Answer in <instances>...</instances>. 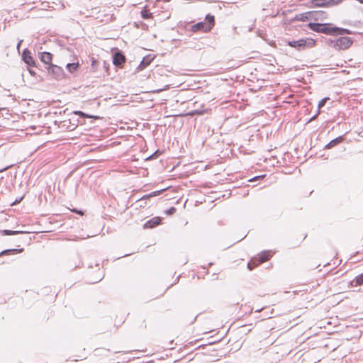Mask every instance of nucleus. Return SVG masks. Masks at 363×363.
<instances>
[{
    "instance_id": "c756f323",
    "label": "nucleus",
    "mask_w": 363,
    "mask_h": 363,
    "mask_svg": "<svg viewBox=\"0 0 363 363\" xmlns=\"http://www.w3.org/2000/svg\"><path fill=\"white\" fill-rule=\"evenodd\" d=\"M95 62H96V61H93V62H92V66H94V65H95Z\"/></svg>"
},
{
    "instance_id": "2eb2a0df",
    "label": "nucleus",
    "mask_w": 363,
    "mask_h": 363,
    "mask_svg": "<svg viewBox=\"0 0 363 363\" xmlns=\"http://www.w3.org/2000/svg\"><path fill=\"white\" fill-rule=\"evenodd\" d=\"M79 67V63L78 62H76V63H68L66 65V68L70 72V73H72L74 72V71L77 70V69Z\"/></svg>"
},
{
    "instance_id": "1a4fd4ad",
    "label": "nucleus",
    "mask_w": 363,
    "mask_h": 363,
    "mask_svg": "<svg viewBox=\"0 0 363 363\" xmlns=\"http://www.w3.org/2000/svg\"><path fill=\"white\" fill-rule=\"evenodd\" d=\"M52 54L48 52H43L39 54V58L40 60L46 65H48V67L51 64L52 62Z\"/></svg>"
},
{
    "instance_id": "bb28decb",
    "label": "nucleus",
    "mask_w": 363,
    "mask_h": 363,
    "mask_svg": "<svg viewBox=\"0 0 363 363\" xmlns=\"http://www.w3.org/2000/svg\"><path fill=\"white\" fill-rule=\"evenodd\" d=\"M264 176H257V177H255L253 179H250V181H255V180H257V179H259V178H262Z\"/></svg>"
},
{
    "instance_id": "f8f14e48",
    "label": "nucleus",
    "mask_w": 363,
    "mask_h": 363,
    "mask_svg": "<svg viewBox=\"0 0 363 363\" xmlns=\"http://www.w3.org/2000/svg\"><path fill=\"white\" fill-rule=\"evenodd\" d=\"M311 3L313 6L317 7H329L326 0H313Z\"/></svg>"
},
{
    "instance_id": "aec40b11",
    "label": "nucleus",
    "mask_w": 363,
    "mask_h": 363,
    "mask_svg": "<svg viewBox=\"0 0 363 363\" xmlns=\"http://www.w3.org/2000/svg\"><path fill=\"white\" fill-rule=\"evenodd\" d=\"M356 284L357 285L363 284V273L359 274L355 278Z\"/></svg>"
},
{
    "instance_id": "20e7f679",
    "label": "nucleus",
    "mask_w": 363,
    "mask_h": 363,
    "mask_svg": "<svg viewBox=\"0 0 363 363\" xmlns=\"http://www.w3.org/2000/svg\"><path fill=\"white\" fill-rule=\"evenodd\" d=\"M352 44V40L348 37H340L339 38L335 43V48L344 50L348 48Z\"/></svg>"
},
{
    "instance_id": "4468645a",
    "label": "nucleus",
    "mask_w": 363,
    "mask_h": 363,
    "mask_svg": "<svg viewBox=\"0 0 363 363\" xmlns=\"http://www.w3.org/2000/svg\"><path fill=\"white\" fill-rule=\"evenodd\" d=\"M342 140V137H338V138H337L335 139H333L329 143H328L325 145V148L330 149V148L335 146L338 143H340Z\"/></svg>"
},
{
    "instance_id": "a211bd4d",
    "label": "nucleus",
    "mask_w": 363,
    "mask_h": 363,
    "mask_svg": "<svg viewBox=\"0 0 363 363\" xmlns=\"http://www.w3.org/2000/svg\"><path fill=\"white\" fill-rule=\"evenodd\" d=\"M74 113L75 115H78L80 117L82 118H99V116H90V115H88V114H86L84 113V112L82 111H74Z\"/></svg>"
},
{
    "instance_id": "423d86ee",
    "label": "nucleus",
    "mask_w": 363,
    "mask_h": 363,
    "mask_svg": "<svg viewBox=\"0 0 363 363\" xmlns=\"http://www.w3.org/2000/svg\"><path fill=\"white\" fill-rule=\"evenodd\" d=\"M22 59L29 66L34 67L35 65V60L31 56V52L28 49H25L22 53Z\"/></svg>"
},
{
    "instance_id": "ddd939ff",
    "label": "nucleus",
    "mask_w": 363,
    "mask_h": 363,
    "mask_svg": "<svg viewBox=\"0 0 363 363\" xmlns=\"http://www.w3.org/2000/svg\"><path fill=\"white\" fill-rule=\"evenodd\" d=\"M23 233V231H19V230H0V234L1 235H18V234Z\"/></svg>"
},
{
    "instance_id": "6ab92c4d",
    "label": "nucleus",
    "mask_w": 363,
    "mask_h": 363,
    "mask_svg": "<svg viewBox=\"0 0 363 363\" xmlns=\"http://www.w3.org/2000/svg\"><path fill=\"white\" fill-rule=\"evenodd\" d=\"M341 1L342 0H326V2L328 3L329 7L337 5L340 4Z\"/></svg>"
},
{
    "instance_id": "7ed1b4c3",
    "label": "nucleus",
    "mask_w": 363,
    "mask_h": 363,
    "mask_svg": "<svg viewBox=\"0 0 363 363\" xmlns=\"http://www.w3.org/2000/svg\"><path fill=\"white\" fill-rule=\"evenodd\" d=\"M272 257L270 251H264L261 252L258 257L252 259L247 264V267L250 270H252L258 264L263 263L268 260Z\"/></svg>"
},
{
    "instance_id": "f3484780",
    "label": "nucleus",
    "mask_w": 363,
    "mask_h": 363,
    "mask_svg": "<svg viewBox=\"0 0 363 363\" xmlns=\"http://www.w3.org/2000/svg\"><path fill=\"white\" fill-rule=\"evenodd\" d=\"M163 190H160V191H153V192H151L150 194H147V195H145L143 196L140 201H142L143 199H148L151 197H153V196H157L159 195Z\"/></svg>"
},
{
    "instance_id": "cd10ccee",
    "label": "nucleus",
    "mask_w": 363,
    "mask_h": 363,
    "mask_svg": "<svg viewBox=\"0 0 363 363\" xmlns=\"http://www.w3.org/2000/svg\"><path fill=\"white\" fill-rule=\"evenodd\" d=\"M28 71L31 75L34 76L35 74V72L34 70L29 69Z\"/></svg>"
},
{
    "instance_id": "c85d7f7f",
    "label": "nucleus",
    "mask_w": 363,
    "mask_h": 363,
    "mask_svg": "<svg viewBox=\"0 0 363 363\" xmlns=\"http://www.w3.org/2000/svg\"><path fill=\"white\" fill-rule=\"evenodd\" d=\"M317 116H318V114H316V115H315L314 116H313V117L310 119V121H311L315 120V119L316 118Z\"/></svg>"
},
{
    "instance_id": "9b49d317",
    "label": "nucleus",
    "mask_w": 363,
    "mask_h": 363,
    "mask_svg": "<svg viewBox=\"0 0 363 363\" xmlns=\"http://www.w3.org/2000/svg\"><path fill=\"white\" fill-rule=\"evenodd\" d=\"M23 250V249H22V248L21 249H9V250H5L2 251L0 253V256H1V255H14V254H17V253L21 252Z\"/></svg>"
},
{
    "instance_id": "0eeeda50",
    "label": "nucleus",
    "mask_w": 363,
    "mask_h": 363,
    "mask_svg": "<svg viewBox=\"0 0 363 363\" xmlns=\"http://www.w3.org/2000/svg\"><path fill=\"white\" fill-rule=\"evenodd\" d=\"M191 30L193 32H196L199 30L208 32L211 30V26H208L206 22H199L191 26Z\"/></svg>"
},
{
    "instance_id": "dca6fc26",
    "label": "nucleus",
    "mask_w": 363,
    "mask_h": 363,
    "mask_svg": "<svg viewBox=\"0 0 363 363\" xmlns=\"http://www.w3.org/2000/svg\"><path fill=\"white\" fill-rule=\"evenodd\" d=\"M206 20L207 21V22H206L207 26H211V29L213 28V26H214V23H215L214 16H211L210 14H208L206 17Z\"/></svg>"
},
{
    "instance_id": "b1692460",
    "label": "nucleus",
    "mask_w": 363,
    "mask_h": 363,
    "mask_svg": "<svg viewBox=\"0 0 363 363\" xmlns=\"http://www.w3.org/2000/svg\"><path fill=\"white\" fill-rule=\"evenodd\" d=\"M147 65H148V63H145V60H143L141 62V63H140V67H142V68H144V67H145Z\"/></svg>"
},
{
    "instance_id": "f03ea898",
    "label": "nucleus",
    "mask_w": 363,
    "mask_h": 363,
    "mask_svg": "<svg viewBox=\"0 0 363 363\" xmlns=\"http://www.w3.org/2000/svg\"><path fill=\"white\" fill-rule=\"evenodd\" d=\"M315 44V41L312 38L299 39L288 42L289 46L295 48L298 50H303L306 48H313Z\"/></svg>"
},
{
    "instance_id": "39448f33",
    "label": "nucleus",
    "mask_w": 363,
    "mask_h": 363,
    "mask_svg": "<svg viewBox=\"0 0 363 363\" xmlns=\"http://www.w3.org/2000/svg\"><path fill=\"white\" fill-rule=\"evenodd\" d=\"M48 72L50 74L53 76L55 79H61L63 77L64 72L63 69L57 65H50L48 67Z\"/></svg>"
},
{
    "instance_id": "9d476101",
    "label": "nucleus",
    "mask_w": 363,
    "mask_h": 363,
    "mask_svg": "<svg viewBox=\"0 0 363 363\" xmlns=\"http://www.w3.org/2000/svg\"><path fill=\"white\" fill-rule=\"evenodd\" d=\"M161 222V218L160 217H155L152 218L151 220H148L145 224V228H154L159 225V223Z\"/></svg>"
},
{
    "instance_id": "f257e3e1",
    "label": "nucleus",
    "mask_w": 363,
    "mask_h": 363,
    "mask_svg": "<svg viewBox=\"0 0 363 363\" xmlns=\"http://www.w3.org/2000/svg\"><path fill=\"white\" fill-rule=\"evenodd\" d=\"M309 28L315 32L323 33L325 34H330L333 33L338 32V34H350L351 32L345 28H339L337 27L331 28L329 24L327 23H310L308 24Z\"/></svg>"
},
{
    "instance_id": "5701e85b",
    "label": "nucleus",
    "mask_w": 363,
    "mask_h": 363,
    "mask_svg": "<svg viewBox=\"0 0 363 363\" xmlns=\"http://www.w3.org/2000/svg\"><path fill=\"white\" fill-rule=\"evenodd\" d=\"M176 212V208L174 207H171L169 209H168L167 211H166V213L167 215H172L174 214V213Z\"/></svg>"
},
{
    "instance_id": "412c9836",
    "label": "nucleus",
    "mask_w": 363,
    "mask_h": 363,
    "mask_svg": "<svg viewBox=\"0 0 363 363\" xmlns=\"http://www.w3.org/2000/svg\"><path fill=\"white\" fill-rule=\"evenodd\" d=\"M328 99V97H326V98L322 99L319 101V103H318V108H319V109H320V108H322L323 106H325V102H326V101H327Z\"/></svg>"
},
{
    "instance_id": "7c9ffc66",
    "label": "nucleus",
    "mask_w": 363,
    "mask_h": 363,
    "mask_svg": "<svg viewBox=\"0 0 363 363\" xmlns=\"http://www.w3.org/2000/svg\"><path fill=\"white\" fill-rule=\"evenodd\" d=\"M100 280H101V279H99L98 280L94 281V283H95V282H98V281H100Z\"/></svg>"
},
{
    "instance_id": "6e6552de",
    "label": "nucleus",
    "mask_w": 363,
    "mask_h": 363,
    "mask_svg": "<svg viewBox=\"0 0 363 363\" xmlns=\"http://www.w3.org/2000/svg\"><path fill=\"white\" fill-rule=\"evenodd\" d=\"M125 56L121 52H117L113 55V63L116 66H121L123 63L125 62Z\"/></svg>"
},
{
    "instance_id": "4be33fe9",
    "label": "nucleus",
    "mask_w": 363,
    "mask_h": 363,
    "mask_svg": "<svg viewBox=\"0 0 363 363\" xmlns=\"http://www.w3.org/2000/svg\"><path fill=\"white\" fill-rule=\"evenodd\" d=\"M143 18H149L151 16V13H149L147 11L143 10L141 12Z\"/></svg>"
},
{
    "instance_id": "a878e982",
    "label": "nucleus",
    "mask_w": 363,
    "mask_h": 363,
    "mask_svg": "<svg viewBox=\"0 0 363 363\" xmlns=\"http://www.w3.org/2000/svg\"><path fill=\"white\" fill-rule=\"evenodd\" d=\"M22 42H23V40H21L18 42V45H17V47H16V48H17V50H18V52H19V50H20V46H21V44L22 43Z\"/></svg>"
},
{
    "instance_id": "393cba45",
    "label": "nucleus",
    "mask_w": 363,
    "mask_h": 363,
    "mask_svg": "<svg viewBox=\"0 0 363 363\" xmlns=\"http://www.w3.org/2000/svg\"><path fill=\"white\" fill-rule=\"evenodd\" d=\"M11 167H12V164H11V165H9V166H7V167H4V168H3V169H0V172H4V171H5V170L8 169H9V168H10Z\"/></svg>"
}]
</instances>
